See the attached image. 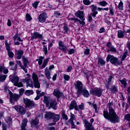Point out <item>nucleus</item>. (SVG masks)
Segmentation results:
<instances>
[{
  "mask_svg": "<svg viewBox=\"0 0 130 130\" xmlns=\"http://www.w3.org/2000/svg\"><path fill=\"white\" fill-rule=\"evenodd\" d=\"M109 112L104 111V116L107 119H109V120L112 122V123H116L117 122H119V117L117 115L116 113L114 112V110L111 107H109Z\"/></svg>",
  "mask_w": 130,
  "mask_h": 130,
  "instance_id": "1",
  "label": "nucleus"
},
{
  "mask_svg": "<svg viewBox=\"0 0 130 130\" xmlns=\"http://www.w3.org/2000/svg\"><path fill=\"white\" fill-rule=\"evenodd\" d=\"M106 60L107 62H108L110 60V62L114 64V66H119L120 64V62H119V60H118V58L116 57H114V56H112L110 54H109L107 57Z\"/></svg>",
  "mask_w": 130,
  "mask_h": 130,
  "instance_id": "2",
  "label": "nucleus"
},
{
  "mask_svg": "<svg viewBox=\"0 0 130 130\" xmlns=\"http://www.w3.org/2000/svg\"><path fill=\"white\" fill-rule=\"evenodd\" d=\"M83 83L82 82L78 80L74 83L75 88L77 90V94L78 96H80L82 94V90L83 89Z\"/></svg>",
  "mask_w": 130,
  "mask_h": 130,
  "instance_id": "3",
  "label": "nucleus"
},
{
  "mask_svg": "<svg viewBox=\"0 0 130 130\" xmlns=\"http://www.w3.org/2000/svg\"><path fill=\"white\" fill-rule=\"evenodd\" d=\"M10 102L11 104L14 105L15 102H18V101L20 99V95L16 94V93H13L11 92L10 94Z\"/></svg>",
  "mask_w": 130,
  "mask_h": 130,
  "instance_id": "4",
  "label": "nucleus"
},
{
  "mask_svg": "<svg viewBox=\"0 0 130 130\" xmlns=\"http://www.w3.org/2000/svg\"><path fill=\"white\" fill-rule=\"evenodd\" d=\"M19 80L20 79L19 78V77L17 75H15L13 76L11 82L14 84V86L21 88V87H23V84L22 82H19Z\"/></svg>",
  "mask_w": 130,
  "mask_h": 130,
  "instance_id": "5",
  "label": "nucleus"
},
{
  "mask_svg": "<svg viewBox=\"0 0 130 130\" xmlns=\"http://www.w3.org/2000/svg\"><path fill=\"white\" fill-rule=\"evenodd\" d=\"M24 102L25 104L26 107L27 108H29V109H31L32 108H34L35 107V103L34 102L26 99L24 100Z\"/></svg>",
  "mask_w": 130,
  "mask_h": 130,
  "instance_id": "6",
  "label": "nucleus"
},
{
  "mask_svg": "<svg viewBox=\"0 0 130 130\" xmlns=\"http://www.w3.org/2000/svg\"><path fill=\"white\" fill-rule=\"evenodd\" d=\"M74 120H76V116L74 114L70 113V119L68 120V122L71 123L72 128H76V125L74 123Z\"/></svg>",
  "mask_w": 130,
  "mask_h": 130,
  "instance_id": "7",
  "label": "nucleus"
},
{
  "mask_svg": "<svg viewBox=\"0 0 130 130\" xmlns=\"http://www.w3.org/2000/svg\"><path fill=\"white\" fill-rule=\"evenodd\" d=\"M58 47L59 49L61 51H63V52H66L67 50H68V47L61 41L58 42Z\"/></svg>",
  "mask_w": 130,
  "mask_h": 130,
  "instance_id": "8",
  "label": "nucleus"
},
{
  "mask_svg": "<svg viewBox=\"0 0 130 130\" xmlns=\"http://www.w3.org/2000/svg\"><path fill=\"white\" fill-rule=\"evenodd\" d=\"M49 107V108H52V109L56 110L57 109V102H56V100H51L50 102Z\"/></svg>",
  "mask_w": 130,
  "mask_h": 130,
  "instance_id": "9",
  "label": "nucleus"
},
{
  "mask_svg": "<svg viewBox=\"0 0 130 130\" xmlns=\"http://www.w3.org/2000/svg\"><path fill=\"white\" fill-rule=\"evenodd\" d=\"M13 108H14L20 114H24L26 112L24 108L21 106H15L13 107Z\"/></svg>",
  "mask_w": 130,
  "mask_h": 130,
  "instance_id": "10",
  "label": "nucleus"
},
{
  "mask_svg": "<svg viewBox=\"0 0 130 130\" xmlns=\"http://www.w3.org/2000/svg\"><path fill=\"white\" fill-rule=\"evenodd\" d=\"M13 108H14L20 114H24L26 112L24 108L21 106H15L13 107Z\"/></svg>",
  "mask_w": 130,
  "mask_h": 130,
  "instance_id": "11",
  "label": "nucleus"
},
{
  "mask_svg": "<svg viewBox=\"0 0 130 130\" xmlns=\"http://www.w3.org/2000/svg\"><path fill=\"white\" fill-rule=\"evenodd\" d=\"M31 40H34V39H43V36L42 35L35 31L31 37Z\"/></svg>",
  "mask_w": 130,
  "mask_h": 130,
  "instance_id": "12",
  "label": "nucleus"
},
{
  "mask_svg": "<svg viewBox=\"0 0 130 130\" xmlns=\"http://www.w3.org/2000/svg\"><path fill=\"white\" fill-rule=\"evenodd\" d=\"M54 96H55L58 99H59L60 98L64 97L63 93L59 91V89L58 88L55 89L53 92Z\"/></svg>",
  "mask_w": 130,
  "mask_h": 130,
  "instance_id": "13",
  "label": "nucleus"
},
{
  "mask_svg": "<svg viewBox=\"0 0 130 130\" xmlns=\"http://www.w3.org/2000/svg\"><path fill=\"white\" fill-rule=\"evenodd\" d=\"M38 20L41 23H44L46 21V14L42 13L39 16Z\"/></svg>",
  "mask_w": 130,
  "mask_h": 130,
  "instance_id": "14",
  "label": "nucleus"
},
{
  "mask_svg": "<svg viewBox=\"0 0 130 130\" xmlns=\"http://www.w3.org/2000/svg\"><path fill=\"white\" fill-rule=\"evenodd\" d=\"M74 108L75 109V110H79V108H78V106H77V102H76L75 101H73L71 102L69 107V109L70 110H73Z\"/></svg>",
  "mask_w": 130,
  "mask_h": 130,
  "instance_id": "15",
  "label": "nucleus"
},
{
  "mask_svg": "<svg viewBox=\"0 0 130 130\" xmlns=\"http://www.w3.org/2000/svg\"><path fill=\"white\" fill-rule=\"evenodd\" d=\"M107 47L109 48L108 49V51H111L112 52H113L114 53H115L117 50L116 49L111 45V43L108 42L107 44Z\"/></svg>",
  "mask_w": 130,
  "mask_h": 130,
  "instance_id": "16",
  "label": "nucleus"
},
{
  "mask_svg": "<svg viewBox=\"0 0 130 130\" xmlns=\"http://www.w3.org/2000/svg\"><path fill=\"white\" fill-rule=\"evenodd\" d=\"M75 15L76 16V17L79 18L80 20H85V18H84V12L83 11H78L75 13Z\"/></svg>",
  "mask_w": 130,
  "mask_h": 130,
  "instance_id": "17",
  "label": "nucleus"
},
{
  "mask_svg": "<svg viewBox=\"0 0 130 130\" xmlns=\"http://www.w3.org/2000/svg\"><path fill=\"white\" fill-rule=\"evenodd\" d=\"M54 116V113L51 112H46L45 114V118L47 119V120H49V119H51L52 117Z\"/></svg>",
  "mask_w": 130,
  "mask_h": 130,
  "instance_id": "18",
  "label": "nucleus"
},
{
  "mask_svg": "<svg viewBox=\"0 0 130 130\" xmlns=\"http://www.w3.org/2000/svg\"><path fill=\"white\" fill-rule=\"evenodd\" d=\"M92 93L93 95L98 96V97H100L102 95V90L100 88H96L93 91Z\"/></svg>",
  "mask_w": 130,
  "mask_h": 130,
  "instance_id": "19",
  "label": "nucleus"
},
{
  "mask_svg": "<svg viewBox=\"0 0 130 130\" xmlns=\"http://www.w3.org/2000/svg\"><path fill=\"white\" fill-rule=\"evenodd\" d=\"M22 59L23 63V68L24 69H28V62H29V60H28V58L27 57H25L24 56H23L22 57Z\"/></svg>",
  "mask_w": 130,
  "mask_h": 130,
  "instance_id": "20",
  "label": "nucleus"
},
{
  "mask_svg": "<svg viewBox=\"0 0 130 130\" xmlns=\"http://www.w3.org/2000/svg\"><path fill=\"white\" fill-rule=\"evenodd\" d=\"M15 54L17 55V59H21L22 58V55L24 54V51L22 50H16Z\"/></svg>",
  "mask_w": 130,
  "mask_h": 130,
  "instance_id": "21",
  "label": "nucleus"
},
{
  "mask_svg": "<svg viewBox=\"0 0 130 130\" xmlns=\"http://www.w3.org/2000/svg\"><path fill=\"white\" fill-rule=\"evenodd\" d=\"M50 101H51V100H50V98H49V96H44L43 102L46 104L47 107H49Z\"/></svg>",
  "mask_w": 130,
  "mask_h": 130,
  "instance_id": "22",
  "label": "nucleus"
},
{
  "mask_svg": "<svg viewBox=\"0 0 130 130\" xmlns=\"http://www.w3.org/2000/svg\"><path fill=\"white\" fill-rule=\"evenodd\" d=\"M50 73L51 72L50 70H49L48 68H46L45 69V75L48 80H50V79H51V77H50Z\"/></svg>",
  "mask_w": 130,
  "mask_h": 130,
  "instance_id": "23",
  "label": "nucleus"
},
{
  "mask_svg": "<svg viewBox=\"0 0 130 130\" xmlns=\"http://www.w3.org/2000/svg\"><path fill=\"white\" fill-rule=\"evenodd\" d=\"M25 81L26 82V87H33V81L32 79L26 78Z\"/></svg>",
  "mask_w": 130,
  "mask_h": 130,
  "instance_id": "24",
  "label": "nucleus"
},
{
  "mask_svg": "<svg viewBox=\"0 0 130 130\" xmlns=\"http://www.w3.org/2000/svg\"><path fill=\"white\" fill-rule=\"evenodd\" d=\"M0 73H4V74H8L9 73V70L8 69L5 68V66L3 65H0Z\"/></svg>",
  "mask_w": 130,
  "mask_h": 130,
  "instance_id": "25",
  "label": "nucleus"
},
{
  "mask_svg": "<svg viewBox=\"0 0 130 130\" xmlns=\"http://www.w3.org/2000/svg\"><path fill=\"white\" fill-rule=\"evenodd\" d=\"M81 94L84 96V97H86V98H87V97H89L90 95V93H89V91L86 89H83L82 90Z\"/></svg>",
  "mask_w": 130,
  "mask_h": 130,
  "instance_id": "26",
  "label": "nucleus"
},
{
  "mask_svg": "<svg viewBox=\"0 0 130 130\" xmlns=\"http://www.w3.org/2000/svg\"><path fill=\"white\" fill-rule=\"evenodd\" d=\"M125 34V31H122L120 30L117 31V37L118 38H123Z\"/></svg>",
  "mask_w": 130,
  "mask_h": 130,
  "instance_id": "27",
  "label": "nucleus"
},
{
  "mask_svg": "<svg viewBox=\"0 0 130 130\" xmlns=\"http://www.w3.org/2000/svg\"><path fill=\"white\" fill-rule=\"evenodd\" d=\"M48 61H49V59L48 58L44 59V61L43 63L42 66L40 67V70H43V69H45L46 66H47V63H48Z\"/></svg>",
  "mask_w": 130,
  "mask_h": 130,
  "instance_id": "28",
  "label": "nucleus"
},
{
  "mask_svg": "<svg viewBox=\"0 0 130 130\" xmlns=\"http://www.w3.org/2000/svg\"><path fill=\"white\" fill-rule=\"evenodd\" d=\"M17 63L20 67V68H21V69H22V70H23L24 71V72L25 73H28V70H27V69H25L24 68V66L22 65V62H21V61L17 60Z\"/></svg>",
  "mask_w": 130,
  "mask_h": 130,
  "instance_id": "29",
  "label": "nucleus"
},
{
  "mask_svg": "<svg viewBox=\"0 0 130 130\" xmlns=\"http://www.w3.org/2000/svg\"><path fill=\"white\" fill-rule=\"evenodd\" d=\"M13 38L14 41H16V40L20 41V42H22L23 41V40H22V39H21V38L19 37V35H18V31H17L16 35L13 36Z\"/></svg>",
  "mask_w": 130,
  "mask_h": 130,
  "instance_id": "30",
  "label": "nucleus"
},
{
  "mask_svg": "<svg viewBox=\"0 0 130 130\" xmlns=\"http://www.w3.org/2000/svg\"><path fill=\"white\" fill-rule=\"evenodd\" d=\"M98 62L100 66L103 67V66H105V61L102 59V58H98Z\"/></svg>",
  "mask_w": 130,
  "mask_h": 130,
  "instance_id": "31",
  "label": "nucleus"
},
{
  "mask_svg": "<svg viewBox=\"0 0 130 130\" xmlns=\"http://www.w3.org/2000/svg\"><path fill=\"white\" fill-rule=\"evenodd\" d=\"M60 118V116L58 114L54 115L53 120V121L54 122H57L59 120Z\"/></svg>",
  "mask_w": 130,
  "mask_h": 130,
  "instance_id": "32",
  "label": "nucleus"
},
{
  "mask_svg": "<svg viewBox=\"0 0 130 130\" xmlns=\"http://www.w3.org/2000/svg\"><path fill=\"white\" fill-rule=\"evenodd\" d=\"M119 81L123 85L124 88H125L126 87V85H127V83H126V79L125 78H123L122 80L119 79Z\"/></svg>",
  "mask_w": 130,
  "mask_h": 130,
  "instance_id": "33",
  "label": "nucleus"
},
{
  "mask_svg": "<svg viewBox=\"0 0 130 130\" xmlns=\"http://www.w3.org/2000/svg\"><path fill=\"white\" fill-rule=\"evenodd\" d=\"M43 59H44V57L40 56L39 59H37L36 61H38V63L39 66H41L42 64V62H43Z\"/></svg>",
  "mask_w": 130,
  "mask_h": 130,
  "instance_id": "34",
  "label": "nucleus"
},
{
  "mask_svg": "<svg viewBox=\"0 0 130 130\" xmlns=\"http://www.w3.org/2000/svg\"><path fill=\"white\" fill-rule=\"evenodd\" d=\"M4 92H5V93H8L9 95L12 93V91H11V90L9 89V86H8V85H5L4 87Z\"/></svg>",
  "mask_w": 130,
  "mask_h": 130,
  "instance_id": "35",
  "label": "nucleus"
},
{
  "mask_svg": "<svg viewBox=\"0 0 130 130\" xmlns=\"http://www.w3.org/2000/svg\"><path fill=\"white\" fill-rule=\"evenodd\" d=\"M31 124H32V125H37L38 124H39V121H38V118H37V117H36L35 120H32Z\"/></svg>",
  "mask_w": 130,
  "mask_h": 130,
  "instance_id": "36",
  "label": "nucleus"
},
{
  "mask_svg": "<svg viewBox=\"0 0 130 130\" xmlns=\"http://www.w3.org/2000/svg\"><path fill=\"white\" fill-rule=\"evenodd\" d=\"M32 79L34 82H35V81H39L38 76L35 73H33L32 74Z\"/></svg>",
  "mask_w": 130,
  "mask_h": 130,
  "instance_id": "37",
  "label": "nucleus"
},
{
  "mask_svg": "<svg viewBox=\"0 0 130 130\" xmlns=\"http://www.w3.org/2000/svg\"><path fill=\"white\" fill-rule=\"evenodd\" d=\"M34 84L35 88H38V89L40 88V83H39V80L34 81Z\"/></svg>",
  "mask_w": 130,
  "mask_h": 130,
  "instance_id": "38",
  "label": "nucleus"
},
{
  "mask_svg": "<svg viewBox=\"0 0 130 130\" xmlns=\"http://www.w3.org/2000/svg\"><path fill=\"white\" fill-rule=\"evenodd\" d=\"M5 46H6L7 51L8 52L11 51V47L10 46V45L8 43V40H6L5 41Z\"/></svg>",
  "mask_w": 130,
  "mask_h": 130,
  "instance_id": "39",
  "label": "nucleus"
},
{
  "mask_svg": "<svg viewBox=\"0 0 130 130\" xmlns=\"http://www.w3.org/2000/svg\"><path fill=\"white\" fill-rule=\"evenodd\" d=\"M118 8L121 11L123 10V3H122V1H120V2L119 3Z\"/></svg>",
  "mask_w": 130,
  "mask_h": 130,
  "instance_id": "40",
  "label": "nucleus"
},
{
  "mask_svg": "<svg viewBox=\"0 0 130 130\" xmlns=\"http://www.w3.org/2000/svg\"><path fill=\"white\" fill-rule=\"evenodd\" d=\"M69 21H73L74 23H79L80 19L77 18H71L69 19Z\"/></svg>",
  "mask_w": 130,
  "mask_h": 130,
  "instance_id": "41",
  "label": "nucleus"
},
{
  "mask_svg": "<svg viewBox=\"0 0 130 130\" xmlns=\"http://www.w3.org/2000/svg\"><path fill=\"white\" fill-rule=\"evenodd\" d=\"M90 105H91L92 107L94 108L95 110V112L97 113L98 112V109H97V105L95 104H91V103H89Z\"/></svg>",
  "mask_w": 130,
  "mask_h": 130,
  "instance_id": "42",
  "label": "nucleus"
},
{
  "mask_svg": "<svg viewBox=\"0 0 130 130\" xmlns=\"http://www.w3.org/2000/svg\"><path fill=\"white\" fill-rule=\"evenodd\" d=\"M34 93L33 90H27L25 92V94L26 96H30V95H32Z\"/></svg>",
  "mask_w": 130,
  "mask_h": 130,
  "instance_id": "43",
  "label": "nucleus"
},
{
  "mask_svg": "<svg viewBox=\"0 0 130 130\" xmlns=\"http://www.w3.org/2000/svg\"><path fill=\"white\" fill-rule=\"evenodd\" d=\"M32 20V17H31V16L29 14H26V20L27 22H30Z\"/></svg>",
  "mask_w": 130,
  "mask_h": 130,
  "instance_id": "44",
  "label": "nucleus"
},
{
  "mask_svg": "<svg viewBox=\"0 0 130 130\" xmlns=\"http://www.w3.org/2000/svg\"><path fill=\"white\" fill-rule=\"evenodd\" d=\"M7 79V76L6 75L0 76V82H4Z\"/></svg>",
  "mask_w": 130,
  "mask_h": 130,
  "instance_id": "45",
  "label": "nucleus"
},
{
  "mask_svg": "<svg viewBox=\"0 0 130 130\" xmlns=\"http://www.w3.org/2000/svg\"><path fill=\"white\" fill-rule=\"evenodd\" d=\"M83 3L86 6H89V5L91 4V1L89 0H83Z\"/></svg>",
  "mask_w": 130,
  "mask_h": 130,
  "instance_id": "46",
  "label": "nucleus"
},
{
  "mask_svg": "<svg viewBox=\"0 0 130 130\" xmlns=\"http://www.w3.org/2000/svg\"><path fill=\"white\" fill-rule=\"evenodd\" d=\"M63 78L65 81H70V79H71V77H70L69 75L64 74Z\"/></svg>",
  "mask_w": 130,
  "mask_h": 130,
  "instance_id": "47",
  "label": "nucleus"
},
{
  "mask_svg": "<svg viewBox=\"0 0 130 130\" xmlns=\"http://www.w3.org/2000/svg\"><path fill=\"white\" fill-rule=\"evenodd\" d=\"M90 8H91V9L92 10V12L97 11V6H95L94 5H92L90 6Z\"/></svg>",
  "mask_w": 130,
  "mask_h": 130,
  "instance_id": "48",
  "label": "nucleus"
},
{
  "mask_svg": "<svg viewBox=\"0 0 130 130\" xmlns=\"http://www.w3.org/2000/svg\"><path fill=\"white\" fill-rule=\"evenodd\" d=\"M62 117L63 119H65V120H68V119H69L68 115H67V114H66L64 112L62 113Z\"/></svg>",
  "mask_w": 130,
  "mask_h": 130,
  "instance_id": "49",
  "label": "nucleus"
},
{
  "mask_svg": "<svg viewBox=\"0 0 130 130\" xmlns=\"http://www.w3.org/2000/svg\"><path fill=\"white\" fill-rule=\"evenodd\" d=\"M100 5L102 7H106L108 4L105 1H102L100 3Z\"/></svg>",
  "mask_w": 130,
  "mask_h": 130,
  "instance_id": "50",
  "label": "nucleus"
},
{
  "mask_svg": "<svg viewBox=\"0 0 130 130\" xmlns=\"http://www.w3.org/2000/svg\"><path fill=\"white\" fill-rule=\"evenodd\" d=\"M125 120H127V121H130V114H127L124 116Z\"/></svg>",
  "mask_w": 130,
  "mask_h": 130,
  "instance_id": "51",
  "label": "nucleus"
},
{
  "mask_svg": "<svg viewBox=\"0 0 130 130\" xmlns=\"http://www.w3.org/2000/svg\"><path fill=\"white\" fill-rule=\"evenodd\" d=\"M127 55V51H125L123 53V55H122V56L121 57V60H124V59H125V58H126V56Z\"/></svg>",
  "mask_w": 130,
  "mask_h": 130,
  "instance_id": "52",
  "label": "nucleus"
},
{
  "mask_svg": "<svg viewBox=\"0 0 130 130\" xmlns=\"http://www.w3.org/2000/svg\"><path fill=\"white\" fill-rule=\"evenodd\" d=\"M89 54H90V49H88V48L86 49L84 52V55H88Z\"/></svg>",
  "mask_w": 130,
  "mask_h": 130,
  "instance_id": "53",
  "label": "nucleus"
},
{
  "mask_svg": "<svg viewBox=\"0 0 130 130\" xmlns=\"http://www.w3.org/2000/svg\"><path fill=\"white\" fill-rule=\"evenodd\" d=\"M63 29L64 30V34H67V33H68V31H69V27L67 25H64L63 27Z\"/></svg>",
  "mask_w": 130,
  "mask_h": 130,
  "instance_id": "54",
  "label": "nucleus"
},
{
  "mask_svg": "<svg viewBox=\"0 0 130 130\" xmlns=\"http://www.w3.org/2000/svg\"><path fill=\"white\" fill-rule=\"evenodd\" d=\"M39 4V2L36 1L34 3L32 4V7H34L35 9H37V7H38Z\"/></svg>",
  "mask_w": 130,
  "mask_h": 130,
  "instance_id": "55",
  "label": "nucleus"
},
{
  "mask_svg": "<svg viewBox=\"0 0 130 130\" xmlns=\"http://www.w3.org/2000/svg\"><path fill=\"white\" fill-rule=\"evenodd\" d=\"M81 20H80V21L79 22V24L80 25H82V26H85L86 25V22H85V20L84 19H81Z\"/></svg>",
  "mask_w": 130,
  "mask_h": 130,
  "instance_id": "56",
  "label": "nucleus"
},
{
  "mask_svg": "<svg viewBox=\"0 0 130 130\" xmlns=\"http://www.w3.org/2000/svg\"><path fill=\"white\" fill-rule=\"evenodd\" d=\"M111 90L112 92H113V93H115V92H117V87L113 86L111 88Z\"/></svg>",
  "mask_w": 130,
  "mask_h": 130,
  "instance_id": "57",
  "label": "nucleus"
},
{
  "mask_svg": "<svg viewBox=\"0 0 130 130\" xmlns=\"http://www.w3.org/2000/svg\"><path fill=\"white\" fill-rule=\"evenodd\" d=\"M8 53L9 57H14V53L13 52L9 51L8 52Z\"/></svg>",
  "mask_w": 130,
  "mask_h": 130,
  "instance_id": "58",
  "label": "nucleus"
},
{
  "mask_svg": "<svg viewBox=\"0 0 130 130\" xmlns=\"http://www.w3.org/2000/svg\"><path fill=\"white\" fill-rule=\"evenodd\" d=\"M24 92H25V89H24V88H21V89H20L19 90L20 97H21V96L23 95V93H24Z\"/></svg>",
  "mask_w": 130,
  "mask_h": 130,
  "instance_id": "59",
  "label": "nucleus"
},
{
  "mask_svg": "<svg viewBox=\"0 0 130 130\" xmlns=\"http://www.w3.org/2000/svg\"><path fill=\"white\" fill-rule=\"evenodd\" d=\"M84 104H81L79 106L78 110L79 109H80L81 110H84Z\"/></svg>",
  "mask_w": 130,
  "mask_h": 130,
  "instance_id": "60",
  "label": "nucleus"
},
{
  "mask_svg": "<svg viewBox=\"0 0 130 130\" xmlns=\"http://www.w3.org/2000/svg\"><path fill=\"white\" fill-rule=\"evenodd\" d=\"M68 53L69 54H74V53H75V49H70Z\"/></svg>",
  "mask_w": 130,
  "mask_h": 130,
  "instance_id": "61",
  "label": "nucleus"
},
{
  "mask_svg": "<svg viewBox=\"0 0 130 130\" xmlns=\"http://www.w3.org/2000/svg\"><path fill=\"white\" fill-rule=\"evenodd\" d=\"M72 70H73V66H71L68 67V68H67L68 73H70V72H71Z\"/></svg>",
  "mask_w": 130,
  "mask_h": 130,
  "instance_id": "62",
  "label": "nucleus"
},
{
  "mask_svg": "<svg viewBox=\"0 0 130 130\" xmlns=\"http://www.w3.org/2000/svg\"><path fill=\"white\" fill-rule=\"evenodd\" d=\"M98 14V12L97 11H93L92 13V16L93 17V18H95L96 17V15Z\"/></svg>",
  "mask_w": 130,
  "mask_h": 130,
  "instance_id": "63",
  "label": "nucleus"
},
{
  "mask_svg": "<svg viewBox=\"0 0 130 130\" xmlns=\"http://www.w3.org/2000/svg\"><path fill=\"white\" fill-rule=\"evenodd\" d=\"M54 15L55 17H57V18H58V17H59V16H60V13H59L57 12H55Z\"/></svg>",
  "mask_w": 130,
  "mask_h": 130,
  "instance_id": "64",
  "label": "nucleus"
}]
</instances>
